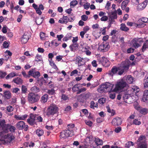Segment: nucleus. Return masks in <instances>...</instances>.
<instances>
[{"mask_svg": "<svg viewBox=\"0 0 148 148\" xmlns=\"http://www.w3.org/2000/svg\"><path fill=\"white\" fill-rule=\"evenodd\" d=\"M130 64L129 62L127 61H123L122 62L121 65L119 67L120 71L118 72V74L121 75L124 72H126L129 69Z\"/></svg>", "mask_w": 148, "mask_h": 148, "instance_id": "4", "label": "nucleus"}, {"mask_svg": "<svg viewBox=\"0 0 148 148\" xmlns=\"http://www.w3.org/2000/svg\"><path fill=\"white\" fill-rule=\"evenodd\" d=\"M120 29L121 30L125 32H127L129 30V28L124 23L121 24Z\"/></svg>", "mask_w": 148, "mask_h": 148, "instance_id": "32", "label": "nucleus"}, {"mask_svg": "<svg viewBox=\"0 0 148 148\" xmlns=\"http://www.w3.org/2000/svg\"><path fill=\"white\" fill-rule=\"evenodd\" d=\"M75 126V125L73 123H71L67 125L68 127L67 130H73V129Z\"/></svg>", "mask_w": 148, "mask_h": 148, "instance_id": "52", "label": "nucleus"}, {"mask_svg": "<svg viewBox=\"0 0 148 148\" xmlns=\"http://www.w3.org/2000/svg\"><path fill=\"white\" fill-rule=\"evenodd\" d=\"M134 145V143L131 141H129L125 144L126 146L129 148L131 146H133Z\"/></svg>", "mask_w": 148, "mask_h": 148, "instance_id": "59", "label": "nucleus"}, {"mask_svg": "<svg viewBox=\"0 0 148 148\" xmlns=\"http://www.w3.org/2000/svg\"><path fill=\"white\" fill-rule=\"evenodd\" d=\"M147 3V0H145L142 3L138 4L137 6V9L138 10H143L146 7Z\"/></svg>", "mask_w": 148, "mask_h": 148, "instance_id": "16", "label": "nucleus"}, {"mask_svg": "<svg viewBox=\"0 0 148 148\" xmlns=\"http://www.w3.org/2000/svg\"><path fill=\"white\" fill-rule=\"evenodd\" d=\"M121 130V127L120 126L118 127L115 128V132L117 133L119 132Z\"/></svg>", "mask_w": 148, "mask_h": 148, "instance_id": "63", "label": "nucleus"}, {"mask_svg": "<svg viewBox=\"0 0 148 148\" xmlns=\"http://www.w3.org/2000/svg\"><path fill=\"white\" fill-rule=\"evenodd\" d=\"M45 82L46 81L42 77L40 79H39V78L38 79V84H39L40 86H42L43 84L45 83Z\"/></svg>", "mask_w": 148, "mask_h": 148, "instance_id": "39", "label": "nucleus"}, {"mask_svg": "<svg viewBox=\"0 0 148 148\" xmlns=\"http://www.w3.org/2000/svg\"><path fill=\"white\" fill-rule=\"evenodd\" d=\"M26 100L25 98L22 97L21 98V103L22 107H24L25 105Z\"/></svg>", "mask_w": 148, "mask_h": 148, "instance_id": "40", "label": "nucleus"}, {"mask_svg": "<svg viewBox=\"0 0 148 148\" xmlns=\"http://www.w3.org/2000/svg\"><path fill=\"white\" fill-rule=\"evenodd\" d=\"M27 88L26 86L23 85L21 87L22 93H25L27 92Z\"/></svg>", "mask_w": 148, "mask_h": 148, "instance_id": "48", "label": "nucleus"}, {"mask_svg": "<svg viewBox=\"0 0 148 148\" xmlns=\"http://www.w3.org/2000/svg\"><path fill=\"white\" fill-rule=\"evenodd\" d=\"M12 82L18 85L21 84L23 83V80L18 77L13 79Z\"/></svg>", "mask_w": 148, "mask_h": 148, "instance_id": "20", "label": "nucleus"}, {"mask_svg": "<svg viewBox=\"0 0 148 148\" xmlns=\"http://www.w3.org/2000/svg\"><path fill=\"white\" fill-rule=\"evenodd\" d=\"M3 45L4 48H7L8 47L9 44L8 42L5 41L3 42Z\"/></svg>", "mask_w": 148, "mask_h": 148, "instance_id": "58", "label": "nucleus"}, {"mask_svg": "<svg viewBox=\"0 0 148 148\" xmlns=\"http://www.w3.org/2000/svg\"><path fill=\"white\" fill-rule=\"evenodd\" d=\"M40 39L42 40H46V38L47 36H46L45 33L41 32L40 34Z\"/></svg>", "mask_w": 148, "mask_h": 148, "instance_id": "33", "label": "nucleus"}, {"mask_svg": "<svg viewBox=\"0 0 148 148\" xmlns=\"http://www.w3.org/2000/svg\"><path fill=\"white\" fill-rule=\"evenodd\" d=\"M140 113L143 115H146L147 113V108L141 107L139 110Z\"/></svg>", "mask_w": 148, "mask_h": 148, "instance_id": "31", "label": "nucleus"}, {"mask_svg": "<svg viewBox=\"0 0 148 148\" xmlns=\"http://www.w3.org/2000/svg\"><path fill=\"white\" fill-rule=\"evenodd\" d=\"M6 75V73L5 72H3L0 71V77L1 78H4Z\"/></svg>", "mask_w": 148, "mask_h": 148, "instance_id": "61", "label": "nucleus"}, {"mask_svg": "<svg viewBox=\"0 0 148 148\" xmlns=\"http://www.w3.org/2000/svg\"><path fill=\"white\" fill-rule=\"evenodd\" d=\"M144 87L145 88H147L148 87V79L146 78L145 77V79H144Z\"/></svg>", "mask_w": 148, "mask_h": 148, "instance_id": "49", "label": "nucleus"}, {"mask_svg": "<svg viewBox=\"0 0 148 148\" xmlns=\"http://www.w3.org/2000/svg\"><path fill=\"white\" fill-rule=\"evenodd\" d=\"M47 93L49 95H53L55 93V90L53 89H51V90H48Z\"/></svg>", "mask_w": 148, "mask_h": 148, "instance_id": "47", "label": "nucleus"}, {"mask_svg": "<svg viewBox=\"0 0 148 148\" xmlns=\"http://www.w3.org/2000/svg\"><path fill=\"white\" fill-rule=\"evenodd\" d=\"M137 148H147L146 143L144 142H141L139 144Z\"/></svg>", "mask_w": 148, "mask_h": 148, "instance_id": "30", "label": "nucleus"}, {"mask_svg": "<svg viewBox=\"0 0 148 148\" xmlns=\"http://www.w3.org/2000/svg\"><path fill=\"white\" fill-rule=\"evenodd\" d=\"M28 115L25 114L22 116L15 115L14 116V118L17 120H24L26 119L28 116Z\"/></svg>", "mask_w": 148, "mask_h": 148, "instance_id": "25", "label": "nucleus"}, {"mask_svg": "<svg viewBox=\"0 0 148 148\" xmlns=\"http://www.w3.org/2000/svg\"><path fill=\"white\" fill-rule=\"evenodd\" d=\"M73 130H67L62 131L60 134L61 138H66L69 137H71L74 135Z\"/></svg>", "mask_w": 148, "mask_h": 148, "instance_id": "5", "label": "nucleus"}, {"mask_svg": "<svg viewBox=\"0 0 148 148\" xmlns=\"http://www.w3.org/2000/svg\"><path fill=\"white\" fill-rule=\"evenodd\" d=\"M127 80L129 84H131L133 81V77L131 75L128 76L127 78Z\"/></svg>", "mask_w": 148, "mask_h": 148, "instance_id": "43", "label": "nucleus"}, {"mask_svg": "<svg viewBox=\"0 0 148 148\" xmlns=\"http://www.w3.org/2000/svg\"><path fill=\"white\" fill-rule=\"evenodd\" d=\"M15 127L11 125L10 124H9L8 127V131H9L11 132H14L15 130Z\"/></svg>", "mask_w": 148, "mask_h": 148, "instance_id": "41", "label": "nucleus"}, {"mask_svg": "<svg viewBox=\"0 0 148 148\" xmlns=\"http://www.w3.org/2000/svg\"><path fill=\"white\" fill-rule=\"evenodd\" d=\"M4 97L5 99H9L11 97V93L9 91H5L3 93Z\"/></svg>", "mask_w": 148, "mask_h": 148, "instance_id": "28", "label": "nucleus"}, {"mask_svg": "<svg viewBox=\"0 0 148 148\" xmlns=\"http://www.w3.org/2000/svg\"><path fill=\"white\" fill-rule=\"evenodd\" d=\"M80 84H75L72 88V90L73 92H77V91L79 90V86Z\"/></svg>", "mask_w": 148, "mask_h": 148, "instance_id": "29", "label": "nucleus"}, {"mask_svg": "<svg viewBox=\"0 0 148 148\" xmlns=\"http://www.w3.org/2000/svg\"><path fill=\"white\" fill-rule=\"evenodd\" d=\"M116 96L115 93L114 92L110 93L109 94V97L112 99H114L115 98Z\"/></svg>", "mask_w": 148, "mask_h": 148, "instance_id": "60", "label": "nucleus"}, {"mask_svg": "<svg viewBox=\"0 0 148 148\" xmlns=\"http://www.w3.org/2000/svg\"><path fill=\"white\" fill-rule=\"evenodd\" d=\"M88 18V16L86 15H83L81 16L82 20L84 21H87Z\"/></svg>", "mask_w": 148, "mask_h": 148, "instance_id": "57", "label": "nucleus"}, {"mask_svg": "<svg viewBox=\"0 0 148 148\" xmlns=\"http://www.w3.org/2000/svg\"><path fill=\"white\" fill-rule=\"evenodd\" d=\"M29 15L32 17L34 18V20L36 22V23L37 24V23L36 22V14L31 11L29 12Z\"/></svg>", "mask_w": 148, "mask_h": 148, "instance_id": "37", "label": "nucleus"}, {"mask_svg": "<svg viewBox=\"0 0 148 148\" xmlns=\"http://www.w3.org/2000/svg\"><path fill=\"white\" fill-rule=\"evenodd\" d=\"M98 107V104L97 103H95L93 101H92L90 103V107L93 109H94L95 107L97 108Z\"/></svg>", "mask_w": 148, "mask_h": 148, "instance_id": "38", "label": "nucleus"}, {"mask_svg": "<svg viewBox=\"0 0 148 148\" xmlns=\"http://www.w3.org/2000/svg\"><path fill=\"white\" fill-rule=\"evenodd\" d=\"M16 128L19 130H22L24 129L25 131H27L29 129V127L27 125H26L25 123L23 121H20L18 122L16 124Z\"/></svg>", "mask_w": 148, "mask_h": 148, "instance_id": "6", "label": "nucleus"}, {"mask_svg": "<svg viewBox=\"0 0 148 148\" xmlns=\"http://www.w3.org/2000/svg\"><path fill=\"white\" fill-rule=\"evenodd\" d=\"M51 44L55 46L56 47L58 46L59 44L57 42L56 40H53L51 42Z\"/></svg>", "mask_w": 148, "mask_h": 148, "instance_id": "64", "label": "nucleus"}, {"mask_svg": "<svg viewBox=\"0 0 148 148\" xmlns=\"http://www.w3.org/2000/svg\"><path fill=\"white\" fill-rule=\"evenodd\" d=\"M98 102L99 103L103 105L105 103L106 99L104 98H101L99 99Z\"/></svg>", "mask_w": 148, "mask_h": 148, "instance_id": "46", "label": "nucleus"}, {"mask_svg": "<svg viewBox=\"0 0 148 148\" xmlns=\"http://www.w3.org/2000/svg\"><path fill=\"white\" fill-rule=\"evenodd\" d=\"M58 107L55 104H51L47 110L46 115L48 116L54 115L58 112Z\"/></svg>", "mask_w": 148, "mask_h": 148, "instance_id": "3", "label": "nucleus"}, {"mask_svg": "<svg viewBox=\"0 0 148 148\" xmlns=\"http://www.w3.org/2000/svg\"><path fill=\"white\" fill-rule=\"evenodd\" d=\"M100 62L102 65L105 67H108L110 65V62L108 59L104 57H102L100 60Z\"/></svg>", "mask_w": 148, "mask_h": 148, "instance_id": "15", "label": "nucleus"}, {"mask_svg": "<svg viewBox=\"0 0 148 148\" xmlns=\"http://www.w3.org/2000/svg\"><path fill=\"white\" fill-rule=\"evenodd\" d=\"M94 141L97 146L103 145V140L99 138H95Z\"/></svg>", "mask_w": 148, "mask_h": 148, "instance_id": "24", "label": "nucleus"}, {"mask_svg": "<svg viewBox=\"0 0 148 148\" xmlns=\"http://www.w3.org/2000/svg\"><path fill=\"white\" fill-rule=\"evenodd\" d=\"M85 49H86L85 52L87 56H90L91 54V53L88 50V49H90V48L85 47Z\"/></svg>", "mask_w": 148, "mask_h": 148, "instance_id": "56", "label": "nucleus"}, {"mask_svg": "<svg viewBox=\"0 0 148 148\" xmlns=\"http://www.w3.org/2000/svg\"><path fill=\"white\" fill-rule=\"evenodd\" d=\"M78 3L77 1L76 0L72 1L70 2V6H72L73 7L75 6Z\"/></svg>", "mask_w": 148, "mask_h": 148, "instance_id": "53", "label": "nucleus"}, {"mask_svg": "<svg viewBox=\"0 0 148 148\" xmlns=\"http://www.w3.org/2000/svg\"><path fill=\"white\" fill-rule=\"evenodd\" d=\"M30 35L28 32H25L21 38V42L22 44L26 43L29 38Z\"/></svg>", "mask_w": 148, "mask_h": 148, "instance_id": "14", "label": "nucleus"}, {"mask_svg": "<svg viewBox=\"0 0 148 148\" xmlns=\"http://www.w3.org/2000/svg\"><path fill=\"white\" fill-rule=\"evenodd\" d=\"M86 90V88H83L81 89H79V90L77 92V94H79L82 92H84Z\"/></svg>", "mask_w": 148, "mask_h": 148, "instance_id": "51", "label": "nucleus"}, {"mask_svg": "<svg viewBox=\"0 0 148 148\" xmlns=\"http://www.w3.org/2000/svg\"><path fill=\"white\" fill-rule=\"evenodd\" d=\"M5 133V132L3 131L0 132V143L3 144H5V135L4 134Z\"/></svg>", "mask_w": 148, "mask_h": 148, "instance_id": "22", "label": "nucleus"}, {"mask_svg": "<svg viewBox=\"0 0 148 148\" xmlns=\"http://www.w3.org/2000/svg\"><path fill=\"white\" fill-rule=\"evenodd\" d=\"M133 124L136 125H139L141 124V122L138 121L137 119H135L133 121Z\"/></svg>", "mask_w": 148, "mask_h": 148, "instance_id": "54", "label": "nucleus"}, {"mask_svg": "<svg viewBox=\"0 0 148 148\" xmlns=\"http://www.w3.org/2000/svg\"><path fill=\"white\" fill-rule=\"evenodd\" d=\"M127 24L128 26H132L133 25H134L138 27H142L145 26L146 25L145 24H138L136 23H134L131 22H128L127 23Z\"/></svg>", "mask_w": 148, "mask_h": 148, "instance_id": "19", "label": "nucleus"}, {"mask_svg": "<svg viewBox=\"0 0 148 148\" xmlns=\"http://www.w3.org/2000/svg\"><path fill=\"white\" fill-rule=\"evenodd\" d=\"M6 108L7 111L6 113L8 114L10 116H12L14 114L13 112L11 113H10L12 112L14 110V108L11 106H9L6 107Z\"/></svg>", "mask_w": 148, "mask_h": 148, "instance_id": "21", "label": "nucleus"}, {"mask_svg": "<svg viewBox=\"0 0 148 148\" xmlns=\"http://www.w3.org/2000/svg\"><path fill=\"white\" fill-rule=\"evenodd\" d=\"M148 47V44L147 43V42H145L143 45L142 48L141 49L142 52H144Z\"/></svg>", "mask_w": 148, "mask_h": 148, "instance_id": "42", "label": "nucleus"}, {"mask_svg": "<svg viewBox=\"0 0 148 148\" xmlns=\"http://www.w3.org/2000/svg\"><path fill=\"white\" fill-rule=\"evenodd\" d=\"M120 69V67H117L116 66H114L111 69V71L109 72L108 74L112 76L114 74H116L118 70Z\"/></svg>", "mask_w": 148, "mask_h": 148, "instance_id": "18", "label": "nucleus"}, {"mask_svg": "<svg viewBox=\"0 0 148 148\" xmlns=\"http://www.w3.org/2000/svg\"><path fill=\"white\" fill-rule=\"evenodd\" d=\"M138 24H143V23H148V18L146 17H144L139 19L137 21Z\"/></svg>", "mask_w": 148, "mask_h": 148, "instance_id": "27", "label": "nucleus"}, {"mask_svg": "<svg viewBox=\"0 0 148 148\" xmlns=\"http://www.w3.org/2000/svg\"><path fill=\"white\" fill-rule=\"evenodd\" d=\"M130 2L129 0H125L123 1L121 4V8L122 10H124L127 7L128 3Z\"/></svg>", "mask_w": 148, "mask_h": 148, "instance_id": "26", "label": "nucleus"}, {"mask_svg": "<svg viewBox=\"0 0 148 148\" xmlns=\"http://www.w3.org/2000/svg\"><path fill=\"white\" fill-rule=\"evenodd\" d=\"M69 99L68 96L65 94H62L61 96V99L63 101H66L69 100Z\"/></svg>", "mask_w": 148, "mask_h": 148, "instance_id": "45", "label": "nucleus"}, {"mask_svg": "<svg viewBox=\"0 0 148 148\" xmlns=\"http://www.w3.org/2000/svg\"><path fill=\"white\" fill-rule=\"evenodd\" d=\"M115 86V88L113 89V92H116L122 90L123 89L127 90L129 87V86L127 82L122 80L117 82Z\"/></svg>", "mask_w": 148, "mask_h": 148, "instance_id": "1", "label": "nucleus"}, {"mask_svg": "<svg viewBox=\"0 0 148 148\" xmlns=\"http://www.w3.org/2000/svg\"><path fill=\"white\" fill-rule=\"evenodd\" d=\"M109 48V43L106 41L103 42L99 47V49L102 52H106Z\"/></svg>", "mask_w": 148, "mask_h": 148, "instance_id": "8", "label": "nucleus"}, {"mask_svg": "<svg viewBox=\"0 0 148 148\" xmlns=\"http://www.w3.org/2000/svg\"><path fill=\"white\" fill-rule=\"evenodd\" d=\"M117 17L116 12V11L112 12L109 16V18L112 19H116L117 18Z\"/></svg>", "mask_w": 148, "mask_h": 148, "instance_id": "34", "label": "nucleus"}, {"mask_svg": "<svg viewBox=\"0 0 148 148\" xmlns=\"http://www.w3.org/2000/svg\"><path fill=\"white\" fill-rule=\"evenodd\" d=\"M44 134V131L43 130L41 129L39 130L38 131V136H40L43 134Z\"/></svg>", "mask_w": 148, "mask_h": 148, "instance_id": "62", "label": "nucleus"}, {"mask_svg": "<svg viewBox=\"0 0 148 148\" xmlns=\"http://www.w3.org/2000/svg\"><path fill=\"white\" fill-rule=\"evenodd\" d=\"M78 46L79 45L77 43H73L70 46L69 48L71 51H75L77 49Z\"/></svg>", "mask_w": 148, "mask_h": 148, "instance_id": "23", "label": "nucleus"}, {"mask_svg": "<svg viewBox=\"0 0 148 148\" xmlns=\"http://www.w3.org/2000/svg\"><path fill=\"white\" fill-rule=\"evenodd\" d=\"M15 138L13 134L11 133H8L5 135V143H10Z\"/></svg>", "mask_w": 148, "mask_h": 148, "instance_id": "12", "label": "nucleus"}, {"mask_svg": "<svg viewBox=\"0 0 148 148\" xmlns=\"http://www.w3.org/2000/svg\"><path fill=\"white\" fill-rule=\"evenodd\" d=\"M76 60L77 61L79 66H82L85 63V59L79 56H78L77 57Z\"/></svg>", "mask_w": 148, "mask_h": 148, "instance_id": "17", "label": "nucleus"}, {"mask_svg": "<svg viewBox=\"0 0 148 148\" xmlns=\"http://www.w3.org/2000/svg\"><path fill=\"white\" fill-rule=\"evenodd\" d=\"M114 85L109 82H106L104 84L100 86V88L98 89V91L102 93L103 92H108L113 91L112 88Z\"/></svg>", "mask_w": 148, "mask_h": 148, "instance_id": "2", "label": "nucleus"}, {"mask_svg": "<svg viewBox=\"0 0 148 148\" xmlns=\"http://www.w3.org/2000/svg\"><path fill=\"white\" fill-rule=\"evenodd\" d=\"M48 95L47 94H45L42 97L41 101L42 102L45 103L47 101Z\"/></svg>", "mask_w": 148, "mask_h": 148, "instance_id": "36", "label": "nucleus"}, {"mask_svg": "<svg viewBox=\"0 0 148 148\" xmlns=\"http://www.w3.org/2000/svg\"><path fill=\"white\" fill-rule=\"evenodd\" d=\"M5 120L0 119V130L5 132V133L8 132V127L9 124H5Z\"/></svg>", "mask_w": 148, "mask_h": 148, "instance_id": "7", "label": "nucleus"}, {"mask_svg": "<svg viewBox=\"0 0 148 148\" xmlns=\"http://www.w3.org/2000/svg\"><path fill=\"white\" fill-rule=\"evenodd\" d=\"M22 74L23 75V77L26 78H29L30 77L29 76H32L33 77L36 78L37 77V74L36 72H35L34 69H32L29 71L28 72V75H27L25 72H24V73H23V71L21 72Z\"/></svg>", "mask_w": 148, "mask_h": 148, "instance_id": "9", "label": "nucleus"}, {"mask_svg": "<svg viewBox=\"0 0 148 148\" xmlns=\"http://www.w3.org/2000/svg\"><path fill=\"white\" fill-rule=\"evenodd\" d=\"M50 64L52 67V68L53 69H58L56 66L55 64V63H54L53 61L50 62Z\"/></svg>", "mask_w": 148, "mask_h": 148, "instance_id": "55", "label": "nucleus"}, {"mask_svg": "<svg viewBox=\"0 0 148 148\" xmlns=\"http://www.w3.org/2000/svg\"><path fill=\"white\" fill-rule=\"evenodd\" d=\"M17 75L15 73L11 72L8 74L5 77L7 79H8L10 78H12L14 77L15 76H16Z\"/></svg>", "mask_w": 148, "mask_h": 148, "instance_id": "35", "label": "nucleus"}, {"mask_svg": "<svg viewBox=\"0 0 148 148\" xmlns=\"http://www.w3.org/2000/svg\"><path fill=\"white\" fill-rule=\"evenodd\" d=\"M36 116V114H30L29 118L27 120V123L32 126H33L35 124H36V122H35Z\"/></svg>", "mask_w": 148, "mask_h": 148, "instance_id": "11", "label": "nucleus"}, {"mask_svg": "<svg viewBox=\"0 0 148 148\" xmlns=\"http://www.w3.org/2000/svg\"><path fill=\"white\" fill-rule=\"evenodd\" d=\"M147 92H148V90H147ZM143 99L146 101H148V93L146 91H145L144 93Z\"/></svg>", "mask_w": 148, "mask_h": 148, "instance_id": "44", "label": "nucleus"}, {"mask_svg": "<svg viewBox=\"0 0 148 148\" xmlns=\"http://www.w3.org/2000/svg\"><path fill=\"white\" fill-rule=\"evenodd\" d=\"M122 122L121 118L119 117H116L112 119V123L113 125L117 126L121 125Z\"/></svg>", "mask_w": 148, "mask_h": 148, "instance_id": "13", "label": "nucleus"}, {"mask_svg": "<svg viewBox=\"0 0 148 148\" xmlns=\"http://www.w3.org/2000/svg\"><path fill=\"white\" fill-rule=\"evenodd\" d=\"M28 100L29 102L31 103H33L37 101V99H36L37 95H36L33 92L29 93L28 94Z\"/></svg>", "mask_w": 148, "mask_h": 148, "instance_id": "10", "label": "nucleus"}, {"mask_svg": "<svg viewBox=\"0 0 148 148\" xmlns=\"http://www.w3.org/2000/svg\"><path fill=\"white\" fill-rule=\"evenodd\" d=\"M91 96V94L89 92H88L87 93L84 95L83 97L85 99H89Z\"/></svg>", "mask_w": 148, "mask_h": 148, "instance_id": "50", "label": "nucleus"}]
</instances>
